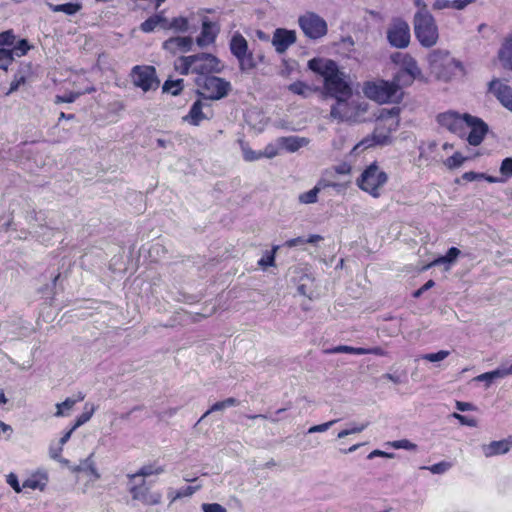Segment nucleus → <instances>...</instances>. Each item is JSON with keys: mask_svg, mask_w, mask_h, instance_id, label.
<instances>
[{"mask_svg": "<svg viewBox=\"0 0 512 512\" xmlns=\"http://www.w3.org/2000/svg\"><path fill=\"white\" fill-rule=\"evenodd\" d=\"M461 251L456 248V247H451L445 256L443 257H440L439 259H437L434 263L435 264H439V263H451L453 261L456 260V258L460 255Z\"/></svg>", "mask_w": 512, "mask_h": 512, "instance_id": "nucleus-50", "label": "nucleus"}, {"mask_svg": "<svg viewBox=\"0 0 512 512\" xmlns=\"http://www.w3.org/2000/svg\"><path fill=\"white\" fill-rule=\"evenodd\" d=\"M338 420H331L326 423H322L319 425H314L308 429V433H322L327 431L332 425H334Z\"/></svg>", "mask_w": 512, "mask_h": 512, "instance_id": "nucleus-57", "label": "nucleus"}, {"mask_svg": "<svg viewBox=\"0 0 512 512\" xmlns=\"http://www.w3.org/2000/svg\"><path fill=\"white\" fill-rule=\"evenodd\" d=\"M202 102L197 100L193 103L190 108L189 113L183 118L184 121L190 123L191 125L198 126L200 122L205 119V115L202 112Z\"/></svg>", "mask_w": 512, "mask_h": 512, "instance_id": "nucleus-27", "label": "nucleus"}, {"mask_svg": "<svg viewBox=\"0 0 512 512\" xmlns=\"http://www.w3.org/2000/svg\"><path fill=\"white\" fill-rule=\"evenodd\" d=\"M84 410L85 411L80 416L77 417L75 423L72 425L73 429L76 430L77 428L88 422L95 412V407L94 405L86 403L84 406Z\"/></svg>", "mask_w": 512, "mask_h": 512, "instance_id": "nucleus-40", "label": "nucleus"}, {"mask_svg": "<svg viewBox=\"0 0 512 512\" xmlns=\"http://www.w3.org/2000/svg\"><path fill=\"white\" fill-rule=\"evenodd\" d=\"M7 483L14 489L15 492L20 493L23 488L20 486L18 477L14 473L7 476Z\"/></svg>", "mask_w": 512, "mask_h": 512, "instance_id": "nucleus-62", "label": "nucleus"}, {"mask_svg": "<svg viewBox=\"0 0 512 512\" xmlns=\"http://www.w3.org/2000/svg\"><path fill=\"white\" fill-rule=\"evenodd\" d=\"M387 39L391 46L403 49L410 43V28L406 21L393 19L387 30Z\"/></svg>", "mask_w": 512, "mask_h": 512, "instance_id": "nucleus-9", "label": "nucleus"}, {"mask_svg": "<svg viewBox=\"0 0 512 512\" xmlns=\"http://www.w3.org/2000/svg\"><path fill=\"white\" fill-rule=\"evenodd\" d=\"M400 58H401V68L400 69L411 74L412 76H414L416 78L421 75V70L418 67L417 62L413 57H411L408 54H401V53H396L395 55L392 56V60L396 63L399 62L398 59H400Z\"/></svg>", "mask_w": 512, "mask_h": 512, "instance_id": "nucleus-20", "label": "nucleus"}, {"mask_svg": "<svg viewBox=\"0 0 512 512\" xmlns=\"http://www.w3.org/2000/svg\"><path fill=\"white\" fill-rule=\"evenodd\" d=\"M14 40L15 35L11 30L0 33V48H5L6 46L13 45Z\"/></svg>", "mask_w": 512, "mask_h": 512, "instance_id": "nucleus-55", "label": "nucleus"}, {"mask_svg": "<svg viewBox=\"0 0 512 512\" xmlns=\"http://www.w3.org/2000/svg\"><path fill=\"white\" fill-rule=\"evenodd\" d=\"M488 132V125L478 117L469 115L465 125V136L470 145L478 146Z\"/></svg>", "mask_w": 512, "mask_h": 512, "instance_id": "nucleus-12", "label": "nucleus"}, {"mask_svg": "<svg viewBox=\"0 0 512 512\" xmlns=\"http://www.w3.org/2000/svg\"><path fill=\"white\" fill-rule=\"evenodd\" d=\"M452 467L450 462L441 461L429 467H422L423 469H428L433 474H444Z\"/></svg>", "mask_w": 512, "mask_h": 512, "instance_id": "nucleus-49", "label": "nucleus"}, {"mask_svg": "<svg viewBox=\"0 0 512 512\" xmlns=\"http://www.w3.org/2000/svg\"><path fill=\"white\" fill-rule=\"evenodd\" d=\"M500 174L505 182L512 177V157L505 158L500 166Z\"/></svg>", "mask_w": 512, "mask_h": 512, "instance_id": "nucleus-48", "label": "nucleus"}, {"mask_svg": "<svg viewBox=\"0 0 512 512\" xmlns=\"http://www.w3.org/2000/svg\"><path fill=\"white\" fill-rule=\"evenodd\" d=\"M85 395L81 392L78 394L77 398H66L63 402L56 404V412L54 414L55 417H64L69 414V411L74 407L77 402L83 401Z\"/></svg>", "mask_w": 512, "mask_h": 512, "instance_id": "nucleus-25", "label": "nucleus"}, {"mask_svg": "<svg viewBox=\"0 0 512 512\" xmlns=\"http://www.w3.org/2000/svg\"><path fill=\"white\" fill-rule=\"evenodd\" d=\"M47 6L53 12H63L67 15H74L77 12H79L82 8V5L80 3H65L58 5L47 3Z\"/></svg>", "mask_w": 512, "mask_h": 512, "instance_id": "nucleus-32", "label": "nucleus"}, {"mask_svg": "<svg viewBox=\"0 0 512 512\" xmlns=\"http://www.w3.org/2000/svg\"><path fill=\"white\" fill-rule=\"evenodd\" d=\"M167 28H173L177 31L185 32L188 29V21L184 17H177L170 23L167 21Z\"/></svg>", "mask_w": 512, "mask_h": 512, "instance_id": "nucleus-46", "label": "nucleus"}, {"mask_svg": "<svg viewBox=\"0 0 512 512\" xmlns=\"http://www.w3.org/2000/svg\"><path fill=\"white\" fill-rule=\"evenodd\" d=\"M279 144L289 152H296L300 148L307 146L310 140L306 137L299 136H288L280 137L278 139Z\"/></svg>", "mask_w": 512, "mask_h": 512, "instance_id": "nucleus-21", "label": "nucleus"}, {"mask_svg": "<svg viewBox=\"0 0 512 512\" xmlns=\"http://www.w3.org/2000/svg\"><path fill=\"white\" fill-rule=\"evenodd\" d=\"M237 59L239 61V66L242 71H247L254 67L252 53H247L245 54V56H241Z\"/></svg>", "mask_w": 512, "mask_h": 512, "instance_id": "nucleus-53", "label": "nucleus"}, {"mask_svg": "<svg viewBox=\"0 0 512 512\" xmlns=\"http://www.w3.org/2000/svg\"><path fill=\"white\" fill-rule=\"evenodd\" d=\"M414 33L423 47H433L439 38L434 17L427 9L418 10L413 19Z\"/></svg>", "mask_w": 512, "mask_h": 512, "instance_id": "nucleus-3", "label": "nucleus"}, {"mask_svg": "<svg viewBox=\"0 0 512 512\" xmlns=\"http://www.w3.org/2000/svg\"><path fill=\"white\" fill-rule=\"evenodd\" d=\"M489 91L505 108L512 111V88L510 86L495 79L489 83Z\"/></svg>", "mask_w": 512, "mask_h": 512, "instance_id": "nucleus-16", "label": "nucleus"}, {"mask_svg": "<svg viewBox=\"0 0 512 512\" xmlns=\"http://www.w3.org/2000/svg\"><path fill=\"white\" fill-rule=\"evenodd\" d=\"M201 508L203 512H227L226 508L218 503H203Z\"/></svg>", "mask_w": 512, "mask_h": 512, "instance_id": "nucleus-58", "label": "nucleus"}, {"mask_svg": "<svg viewBox=\"0 0 512 512\" xmlns=\"http://www.w3.org/2000/svg\"><path fill=\"white\" fill-rule=\"evenodd\" d=\"M133 500L141 502L143 505L152 506L161 502L162 494L159 491H151L146 486L145 480L139 485H133L129 488Z\"/></svg>", "mask_w": 512, "mask_h": 512, "instance_id": "nucleus-13", "label": "nucleus"}, {"mask_svg": "<svg viewBox=\"0 0 512 512\" xmlns=\"http://www.w3.org/2000/svg\"><path fill=\"white\" fill-rule=\"evenodd\" d=\"M200 488H201V485L187 486V487L181 488L175 493L174 498H172V502H174L177 499L183 498V497H189V496L193 495L196 491H198Z\"/></svg>", "mask_w": 512, "mask_h": 512, "instance_id": "nucleus-51", "label": "nucleus"}, {"mask_svg": "<svg viewBox=\"0 0 512 512\" xmlns=\"http://www.w3.org/2000/svg\"><path fill=\"white\" fill-rule=\"evenodd\" d=\"M218 29L216 24L208 20H204L202 23L201 34L197 37V44L200 47L207 46L214 42Z\"/></svg>", "mask_w": 512, "mask_h": 512, "instance_id": "nucleus-19", "label": "nucleus"}, {"mask_svg": "<svg viewBox=\"0 0 512 512\" xmlns=\"http://www.w3.org/2000/svg\"><path fill=\"white\" fill-rule=\"evenodd\" d=\"M238 404H239V401L236 398H233V397H229V398H227V399H225L223 401L216 402V403H214L210 407V409H208L202 415V417L199 419L198 422H201L204 418H206L212 412L222 411V410H224L226 408L237 406Z\"/></svg>", "mask_w": 512, "mask_h": 512, "instance_id": "nucleus-31", "label": "nucleus"}, {"mask_svg": "<svg viewBox=\"0 0 512 512\" xmlns=\"http://www.w3.org/2000/svg\"><path fill=\"white\" fill-rule=\"evenodd\" d=\"M481 450L485 457H493L497 455H503L509 452L510 443L508 440L492 441L489 444H483Z\"/></svg>", "mask_w": 512, "mask_h": 512, "instance_id": "nucleus-17", "label": "nucleus"}, {"mask_svg": "<svg viewBox=\"0 0 512 512\" xmlns=\"http://www.w3.org/2000/svg\"><path fill=\"white\" fill-rule=\"evenodd\" d=\"M131 81L134 86L140 88L143 92L156 91L160 85L156 69L150 65H136L130 73Z\"/></svg>", "mask_w": 512, "mask_h": 512, "instance_id": "nucleus-6", "label": "nucleus"}, {"mask_svg": "<svg viewBox=\"0 0 512 512\" xmlns=\"http://www.w3.org/2000/svg\"><path fill=\"white\" fill-rule=\"evenodd\" d=\"M314 280L309 275H304L300 278L297 286V291L300 295L311 298L314 292Z\"/></svg>", "mask_w": 512, "mask_h": 512, "instance_id": "nucleus-33", "label": "nucleus"}, {"mask_svg": "<svg viewBox=\"0 0 512 512\" xmlns=\"http://www.w3.org/2000/svg\"><path fill=\"white\" fill-rule=\"evenodd\" d=\"M453 417L456 418L462 425H466V426H469V427H476L477 426L476 419H474L472 417H467V416H464V415H461V414H458V413H454Z\"/></svg>", "mask_w": 512, "mask_h": 512, "instance_id": "nucleus-60", "label": "nucleus"}, {"mask_svg": "<svg viewBox=\"0 0 512 512\" xmlns=\"http://www.w3.org/2000/svg\"><path fill=\"white\" fill-rule=\"evenodd\" d=\"M288 90L293 94L307 98L313 92V89L302 81H296L288 86Z\"/></svg>", "mask_w": 512, "mask_h": 512, "instance_id": "nucleus-34", "label": "nucleus"}, {"mask_svg": "<svg viewBox=\"0 0 512 512\" xmlns=\"http://www.w3.org/2000/svg\"><path fill=\"white\" fill-rule=\"evenodd\" d=\"M390 445L395 449H406V450H416L417 445L410 442L407 439L396 440L390 443Z\"/></svg>", "mask_w": 512, "mask_h": 512, "instance_id": "nucleus-56", "label": "nucleus"}, {"mask_svg": "<svg viewBox=\"0 0 512 512\" xmlns=\"http://www.w3.org/2000/svg\"><path fill=\"white\" fill-rule=\"evenodd\" d=\"M13 60V51L11 49L0 48V69L7 70Z\"/></svg>", "mask_w": 512, "mask_h": 512, "instance_id": "nucleus-43", "label": "nucleus"}, {"mask_svg": "<svg viewBox=\"0 0 512 512\" xmlns=\"http://www.w3.org/2000/svg\"><path fill=\"white\" fill-rule=\"evenodd\" d=\"M308 67L324 78V87L330 96L341 100L350 99L352 88L345 79V73L339 70L335 61L313 58L308 61Z\"/></svg>", "mask_w": 512, "mask_h": 512, "instance_id": "nucleus-1", "label": "nucleus"}, {"mask_svg": "<svg viewBox=\"0 0 512 512\" xmlns=\"http://www.w3.org/2000/svg\"><path fill=\"white\" fill-rule=\"evenodd\" d=\"M62 450L63 446H61L60 444H58V446L51 445L49 448V455L52 459L59 460L61 457Z\"/></svg>", "mask_w": 512, "mask_h": 512, "instance_id": "nucleus-64", "label": "nucleus"}, {"mask_svg": "<svg viewBox=\"0 0 512 512\" xmlns=\"http://www.w3.org/2000/svg\"><path fill=\"white\" fill-rule=\"evenodd\" d=\"M296 32L284 28H277L272 37V45L277 53L282 54L296 42Z\"/></svg>", "mask_w": 512, "mask_h": 512, "instance_id": "nucleus-14", "label": "nucleus"}, {"mask_svg": "<svg viewBox=\"0 0 512 512\" xmlns=\"http://www.w3.org/2000/svg\"><path fill=\"white\" fill-rule=\"evenodd\" d=\"M466 157H463L461 153L456 152L451 157L447 158L444 162V164L449 168H458L460 167L463 162L466 160Z\"/></svg>", "mask_w": 512, "mask_h": 512, "instance_id": "nucleus-44", "label": "nucleus"}, {"mask_svg": "<svg viewBox=\"0 0 512 512\" xmlns=\"http://www.w3.org/2000/svg\"><path fill=\"white\" fill-rule=\"evenodd\" d=\"M75 473L85 472L93 476V480H99L101 475L98 472L95 462L93 461V454H90L86 459L82 460L79 465L72 468Z\"/></svg>", "mask_w": 512, "mask_h": 512, "instance_id": "nucleus-23", "label": "nucleus"}, {"mask_svg": "<svg viewBox=\"0 0 512 512\" xmlns=\"http://www.w3.org/2000/svg\"><path fill=\"white\" fill-rule=\"evenodd\" d=\"M322 192L318 184L309 191L304 192L299 195V202L302 204H313L316 203L318 200V194Z\"/></svg>", "mask_w": 512, "mask_h": 512, "instance_id": "nucleus-38", "label": "nucleus"}, {"mask_svg": "<svg viewBox=\"0 0 512 512\" xmlns=\"http://www.w3.org/2000/svg\"><path fill=\"white\" fill-rule=\"evenodd\" d=\"M196 84L205 91L206 98L211 100H218L225 97L231 88L228 81L212 75L198 77Z\"/></svg>", "mask_w": 512, "mask_h": 512, "instance_id": "nucleus-8", "label": "nucleus"}, {"mask_svg": "<svg viewBox=\"0 0 512 512\" xmlns=\"http://www.w3.org/2000/svg\"><path fill=\"white\" fill-rule=\"evenodd\" d=\"M416 77L411 74L399 69V71L394 75L393 80L391 81L393 85L398 89V93H401V88L410 86Z\"/></svg>", "mask_w": 512, "mask_h": 512, "instance_id": "nucleus-29", "label": "nucleus"}, {"mask_svg": "<svg viewBox=\"0 0 512 512\" xmlns=\"http://www.w3.org/2000/svg\"><path fill=\"white\" fill-rule=\"evenodd\" d=\"M163 92H169L172 95L176 96L180 94V92L183 89V79H177V80H166L164 82V85L162 87Z\"/></svg>", "mask_w": 512, "mask_h": 512, "instance_id": "nucleus-41", "label": "nucleus"}, {"mask_svg": "<svg viewBox=\"0 0 512 512\" xmlns=\"http://www.w3.org/2000/svg\"><path fill=\"white\" fill-rule=\"evenodd\" d=\"M298 24L306 37L317 40L328 32L327 22L314 12H306L298 19Z\"/></svg>", "mask_w": 512, "mask_h": 512, "instance_id": "nucleus-7", "label": "nucleus"}, {"mask_svg": "<svg viewBox=\"0 0 512 512\" xmlns=\"http://www.w3.org/2000/svg\"><path fill=\"white\" fill-rule=\"evenodd\" d=\"M158 26L166 29L167 28V19H165L161 15H154V16L148 18L147 20H145L141 24V30L143 32L149 33V32H152Z\"/></svg>", "mask_w": 512, "mask_h": 512, "instance_id": "nucleus-30", "label": "nucleus"}, {"mask_svg": "<svg viewBox=\"0 0 512 512\" xmlns=\"http://www.w3.org/2000/svg\"><path fill=\"white\" fill-rule=\"evenodd\" d=\"M230 50L231 53L236 57L240 58L241 56H245L248 52V43L246 39L239 33L233 35L230 41Z\"/></svg>", "mask_w": 512, "mask_h": 512, "instance_id": "nucleus-24", "label": "nucleus"}, {"mask_svg": "<svg viewBox=\"0 0 512 512\" xmlns=\"http://www.w3.org/2000/svg\"><path fill=\"white\" fill-rule=\"evenodd\" d=\"M431 73L439 80L449 81L465 75L463 64L446 50L435 49L428 55Z\"/></svg>", "mask_w": 512, "mask_h": 512, "instance_id": "nucleus-2", "label": "nucleus"}, {"mask_svg": "<svg viewBox=\"0 0 512 512\" xmlns=\"http://www.w3.org/2000/svg\"><path fill=\"white\" fill-rule=\"evenodd\" d=\"M46 486V478L44 477H38V476H31L23 481L22 488L26 489H32V490H43Z\"/></svg>", "mask_w": 512, "mask_h": 512, "instance_id": "nucleus-37", "label": "nucleus"}, {"mask_svg": "<svg viewBox=\"0 0 512 512\" xmlns=\"http://www.w3.org/2000/svg\"><path fill=\"white\" fill-rule=\"evenodd\" d=\"M365 95L376 102L385 103L398 100L402 93H398L396 86L391 81L377 80L365 84Z\"/></svg>", "mask_w": 512, "mask_h": 512, "instance_id": "nucleus-5", "label": "nucleus"}, {"mask_svg": "<svg viewBox=\"0 0 512 512\" xmlns=\"http://www.w3.org/2000/svg\"><path fill=\"white\" fill-rule=\"evenodd\" d=\"M469 114H459L454 111H447L437 116L439 125L448 131L460 136H465V125Z\"/></svg>", "mask_w": 512, "mask_h": 512, "instance_id": "nucleus-11", "label": "nucleus"}, {"mask_svg": "<svg viewBox=\"0 0 512 512\" xmlns=\"http://www.w3.org/2000/svg\"><path fill=\"white\" fill-rule=\"evenodd\" d=\"M400 108L394 106L392 108H382L377 118V124L387 128L389 132L396 131L399 126Z\"/></svg>", "mask_w": 512, "mask_h": 512, "instance_id": "nucleus-15", "label": "nucleus"}, {"mask_svg": "<svg viewBox=\"0 0 512 512\" xmlns=\"http://www.w3.org/2000/svg\"><path fill=\"white\" fill-rule=\"evenodd\" d=\"M498 57L505 69L512 70V34L504 39Z\"/></svg>", "mask_w": 512, "mask_h": 512, "instance_id": "nucleus-22", "label": "nucleus"}, {"mask_svg": "<svg viewBox=\"0 0 512 512\" xmlns=\"http://www.w3.org/2000/svg\"><path fill=\"white\" fill-rule=\"evenodd\" d=\"M388 180L387 174L382 171L376 164L367 167L357 180L359 188L369 193L374 198L380 196V189Z\"/></svg>", "mask_w": 512, "mask_h": 512, "instance_id": "nucleus-4", "label": "nucleus"}, {"mask_svg": "<svg viewBox=\"0 0 512 512\" xmlns=\"http://www.w3.org/2000/svg\"><path fill=\"white\" fill-rule=\"evenodd\" d=\"M450 352L447 350H440L436 353H427L421 356L422 359L429 362H440L449 356Z\"/></svg>", "mask_w": 512, "mask_h": 512, "instance_id": "nucleus-47", "label": "nucleus"}, {"mask_svg": "<svg viewBox=\"0 0 512 512\" xmlns=\"http://www.w3.org/2000/svg\"><path fill=\"white\" fill-rule=\"evenodd\" d=\"M29 50V45L27 40L22 39L19 41L18 45L14 48L13 55L16 54L17 56H22L26 54V52Z\"/></svg>", "mask_w": 512, "mask_h": 512, "instance_id": "nucleus-61", "label": "nucleus"}, {"mask_svg": "<svg viewBox=\"0 0 512 512\" xmlns=\"http://www.w3.org/2000/svg\"><path fill=\"white\" fill-rule=\"evenodd\" d=\"M390 133L387 128L377 124V127L373 134V140L376 144L387 145L391 142Z\"/></svg>", "mask_w": 512, "mask_h": 512, "instance_id": "nucleus-35", "label": "nucleus"}, {"mask_svg": "<svg viewBox=\"0 0 512 512\" xmlns=\"http://www.w3.org/2000/svg\"><path fill=\"white\" fill-rule=\"evenodd\" d=\"M192 63V55L182 56L176 60L175 69L182 75L192 73Z\"/></svg>", "mask_w": 512, "mask_h": 512, "instance_id": "nucleus-39", "label": "nucleus"}, {"mask_svg": "<svg viewBox=\"0 0 512 512\" xmlns=\"http://www.w3.org/2000/svg\"><path fill=\"white\" fill-rule=\"evenodd\" d=\"M330 353H349V354H356V355H363V348L362 347H352L347 345H340L337 346L329 351Z\"/></svg>", "mask_w": 512, "mask_h": 512, "instance_id": "nucleus-45", "label": "nucleus"}, {"mask_svg": "<svg viewBox=\"0 0 512 512\" xmlns=\"http://www.w3.org/2000/svg\"><path fill=\"white\" fill-rule=\"evenodd\" d=\"M241 151L245 161L252 162L261 159V153L252 150L247 143L240 141Z\"/></svg>", "mask_w": 512, "mask_h": 512, "instance_id": "nucleus-42", "label": "nucleus"}, {"mask_svg": "<svg viewBox=\"0 0 512 512\" xmlns=\"http://www.w3.org/2000/svg\"><path fill=\"white\" fill-rule=\"evenodd\" d=\"M165 472V467L158 465L156 462L143 465L136 473L128 475L129 478L149 477L152 475H160Z\"/></svg>", "mask_w": 512, "mask_h": 512, "instance_id": "nucleus-26", "label": "nucleus"}, {"mask_svg": "<svg viewBox=\"0 0 512 512\" xmlns=\"http://www.w3.org/2000/svg\"><path fill=\"white\" fill-rule=\"evenodd\" d=\"M191 46V37H171L163 43V48L171 53H176L177 51H188L190 50Z\"/></svg>", "mask_w": 512, "mask_h": 512, "instance_id": "nucleus-18", "label": "nucleus"}, {"mask_svg": "<svg viewBox=\"0 0 512 512\" xmlns=\"http://www.w3.org/2000/svg\"><path fill=\"white\" fill-rule=\"evenodd\" d=\"M369 425L368 422H365V423H362V424H359V425H353L351 428L349 429H344L342 431H340L337 435V437L339 439H342V438H345L346 436L348 435H351V434H355V433H360L362 432L364 429L367 428V426Z\"/></svg>", "mask_w": 512, "mask_h": 512, "instance_id": "nucleus-52", "label": "nucleus"}, {"mask_svg": "<svg viewBox=\"0 0 512 512\" xmlns=\"http://www.w3.org/2000/svg\"><path fill=\"white\" fill-rule=\"evenodd\" d=\"M508 371H509V368L505 367V366H501L493 371H490V374H491L490 376H491L492 381L495 379L505 378V377L509 376L510 372H508Z\"/></svg>", "mask_w": 512, "mask_h": 512, "instance_id": "nucleus-59", "label": "nucleus"}, {"mask_svg": "<svg viewBox=\"0 0 512 512\" xmlns=\"http://www.w3.org/2000/svg\"><path fill=\"white\" fill-rule=\"evenodd\" d=\"M318 186L320 187L321 191H325L328 188L334 189L337 193H342L346 190V185L343 183L335 182L333 180H330L327 177H322L317 182Z\"/></svg>", "mask_w": 512, "mask_h": 512, "instance_id": "nucleus-36", "label": "nucleus"}, {"mask_svg": "<svg viewBox=\"0 0 512 512\" xmlns=\"http://www.w3.org/2000/svg\"><path fill=\"white\" fill-rule=\"evenodd\" d=\"M192 73H196L199 77H206L211 73L221 71L220 61L208 53H199L192 55Z\"/></svg>", "mask_w": 512, "mask_h": 512, "instance_id": "nucleus-10", "label": "nucleus"}, {"mask_svg": "<svg viewBox=\"0 0 512 512\" xmlns=\"http://www.w3.org/2000/svg\"><path fill=\"white\" fill-rule=\"evenodd\" d=\"M277 248L278 247H275L271 252H266V254L258 261V265L264 269L269 266H273L275 261L274 254Z\"/></svg>", "mask_w": 512, "mask_h": 512, "instance_id": "nucleus-54", "label": "nucleus"}, {"mask_svg": "<svg viewBox=\"0 0 512 512\" xmlns=\"http://www.w3.org/2000/svg\"><path fill=\"white\" fill-rule=\"evenodd\" d=\"M336 105L332 106L330 115L331 117L339 120H347L350 117L348 100L336 99Z\"/></svg>", "mask_w": 512, "mask_h": 512, "instance_id": "nucleus-28", "label": "nucleus"}, {"mask_svg": "<svg viewBox=\"0 0 512 512\" xmlns=\"http://www.w3.org/2000/svg\"><path fill=\"white\" fill-rule=\"evenodd\" d=\"M261 153V158L263 157H266V158H273L275 156L278 155V149L276 146H274L273 144H269L267 145L263 151H260Z\"/></svg>", "mask_w": 512, "mask_h": 512, "instance_id": "nucleus-63", "label": "nucleus"}]
</instances>
